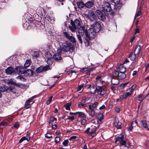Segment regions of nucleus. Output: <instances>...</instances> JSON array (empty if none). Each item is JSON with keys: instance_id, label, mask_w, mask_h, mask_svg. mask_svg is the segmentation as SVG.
<instances>
[{"instance_id": "nucleus-1", "label": "nucleus", "mask_w": 149, "mask_h": 149, "mask_svg": "<svg viewBox=\"0 0 149 149\" xmlns=\"http://www.w3.org/2000/svg\"><path fill=\"white\" fill-rule=\"evenodd\" d=\"M98 104L99 103L98 102H95L92 105L89 104L88 105V109L90 110L89 115L91 118H93L96 115L95 110L97 109Z\"/></svg>"}, {"instance_id": "nucleus-2", "label": "nucleus", "mask_w": 149, "mask_h": 149, "mask_svg": "<svg viewBox=\"0 0 149 149\" xmlns=\"http://www.w3.org/2000/svg\"><path fill=\"white\" fill-rule=\"evenodd\" d=\"M115 140L116 143L118 142L119 143H120V145L124 146L128 148L131 146V143H126L125 140L124 135L123 134L121 135L120 136L118 137L115 138Z\"/></svg>"}, {"instance_id": "nucleus-3", "label": "nucleus", "mask_w": 149, "mask_h": 149, "mask_svg": "<svg viewBox=\"0 0 149 149\" xmlns=\"http://www.w3.org/2000/svg\"><path fill=\"white\" fill-rule=\"evenodd\" d=\"M92 28L90 29L87 33L91 34L93 32L95 33V36L96 35V33L98 32L101 29V25L99 22H96L92 26Z\"/></svg>"}, {"instance_id": "nucleus-4", "label": "nucleus", "mask_w": 149, "mask_h": 149, "mask_svg": "<svg viewBox=\"0 0 149 149\" xmlns=\"http://www.w3.org/2000/svg\"><path fill=\"white\" fill-rule=\"evenodd\" d=\"M95 13L99 19L102 21H104L105 19L106 15L104 10H97L96 11Z\"/></svg>"}, {"instance_id": "nucleus-5", "label": "nucleus", "mask_w": 149, "mask_h": 149, "mask_svg": "<svg viewBox=\"0 0 149 149\" xmlns=\"http://www.w3.org/2000/svg\"><path fill=\"white\" fill-rule=\"evenodd\" d=\"M95 33L93 32L90 34L85 32V35L86 37L85 38L86 41H85V44L86 46H88L89 45V41L91 40V38H95Z\"/></svg>"}, {"instance_id": "nucleus-6", "label": "nucleus", "mask_w": 149, "mask_h": 149, "mask_svg": "<svg viewBox=\"0 0 149 149\" xmlns=\"http://www.w3.org/2000/svg\"><path fill=\"white\" fill-rule=\"evenodd\" d=\"M113 75L115 77H118L119 79H123L126 77V75L123 72H120L118 71H115L113 73Z\"/></svg>"}, {"instance_id": "nucleus-7", "label": "nucleus", "mask_w": 149, "mask_h": 149, "mask_svg": "<svg viewBox=\"0 0 149 149\" xmlns=\"http://www.w3.org/2000/svg\"><path fill=\"white\" fill-rule=\"evenodd\" d=\"M51 69V68L49 65H47L45 66H41L36 69V72L37 73H39Z\"/></svg>"}, {"instance_id": "nucleus-8", "label": "nucleus", "mask_w": 149, "mask_h": 149, "mask_svg": "<svg viewBox=\"0 0 149 149\" xmlns=\"http://www.w3.org/2000/svg\"><path fill=\"white\" fill-rule=\"evenodd\" d=\"M63 35L66 38L70 41L72 43H75L76 42V40L74 37L72 36V34H70L67 32H64L63 33Z\"/></svg>"}, {"instance_id": "nucleus-9", "label": "nucleus", "mask_w": 149, "mask_h": 149, "mask_svg": "<svg viewBox=\"0 0 149 149\" xmlns=\"http://www.w3.org/2000/svg\"><path fill=\"white\" fill-rule=\"evenodd\" d=\"M71 44L65 41L62 44L61 49L65 52H68L71 47Z\"/></svg>"}, {"instance_id": "nucleus-10", "label": "nucleus", "mask_w": 149, "mask_h": 149, "mask_svg": "<svg viewBox=\"0 0 149 149\" xmlns=\"http://www.w3.org/2000/svg\"><path fill=\"white\" fill-rule=\"evenodd\" d=\"M111 1L114 3V8L116 10L120 9L122 6V4L120 2V0H111Z\"/></svg>"}, {"instance_id": "nucleus-11", "label": "nucleus", "mask_w": 149, "mask_h": 149, "mask_svg": "<svg viewBox=\"0 0 149 149\" xmlns=\"http://www.w3.org/2000/svg\"><path fill=\"white\" fill-rule=\"evenodd\" d=\"M97 128L95 126H91V130L89 133H87V135L90 136L94 137L96 135V131Z\"/></svg>"}, {"instance_id": "nucleus-12", "label": "nucleus", "mask_w": 149, "mask_h": 149, "mask_svg": "<svg viewBox=\"0 0 149 149\" xmlns=\"http://www.w3.org/2000/svg\"><path fill=\"white\" fill-rule=\"evenodd\" d=\"M102 7L103 9V10L107 12L110 11L111 8L110 3L108 2L104 3L102 5Z\"/></svg>"}, {"instance_id": "nucleus-13", "label": "nucleus", "mask_w": 149, "mask_h": 149, "mask_svg": "<svg viewBox=\"0 0 149 149\" xmlns=\"http://www.w3.org/2000/svg\"><path fill=\"white\" fill-rule=\"evenodd\" d=\"M25 69L23 66H17L15 68V72L18 74H24Z\"/></svg>"}, {"instance_id": "nucleus-14", "label": "nucleus", "mask_w": 149, "mask_h": 149, "mask_svg": "<svg viewBox=\"0 0 149 149\" xmlns=\"http://www.w3.org/2000/svg\"><path fill=\"white\" fill-rule=\"evenodd\" d=\"M71 23L72 25V26H74L75 28H79L81 26L80 21L79 19H76L74 21L72 20L71 21Z\"/></svg>"}, {"instance_id": "nucleus-15", "label": "nucleus", "mask_w": 149, "mask_h": 149, "mask_svg": "<svg viewBox=\"0 0 149 149\" xmlns=\"http://www.w3.org/2000/svg\"><path fill=\"white\" fill-rule=\"evenodd\" d=\"M88 17L91 21H96L97 17L93 11H92L88 13Z\"/></svg>"}, {"instance_id": "nucleus-16", "label": "nucleus", "mask_w": 149, "mask_h": 149, "mask_svg": "<svg viewBox=\"0 0 149 149\" xmlns=\"http://www.w3.org/2000/svg\"><path fill=\"white\" fill-rule=\"evenodd\" d=\"M113 124L117 129H120L121 128L122 123L119 122L118 118H115L114 120Z\"/></svg>"}, {"instance_id": "nucleus-17", "label": "nucleus", "mask_w": 149, "mask_h": 149, "mask_svg": "<svg viewBox=\"0 0 149 149\" xmlns=\"http://www.w3.org/2000/svg\"><path fill=\"white\" fill-rule=\"evenodd\" d=\"M34 97V96L33 97L29 99L25 102V107L26 108H29L33 103L34 102L31 100Z\"/></svg>"}, {"instance_id": "nucleus-18", "label": "nucleus", "mask_w": 149, "mask_h": 149, "mask_svg": "<svg viewBox=\"0 0 149 149\" xmlns=\"http://www.w3.org/2000/svg\"><path fill=\"white\" fill-rule=\"evenodd\" d=\"M116 71L120 72H125L126 71V68L124 66L123 64H121L118 68H117Z\"/></svg>"}, {"instance_id": "nucleus-19", "label": "nucleus", "mask_w": 149, "mask_h": 149, "mask_svg": "<svg viewBox=\"0 0 149 149\" xmlns=\"http://www.w3.org/2000/svg\"><path fill=\"white\" fill-rule=\"evenodd\" d=\"M5 72L7 74L11 75L14 73L13 68L12 67H8L6 69Z\"/></svg>"}, {"instance_id": "nucleus-20", "label": "nucleus", "mask_w": 149, "mask_h": 149, "mask_svg": "<svg viewBox=\"0 0 149 149\" xmlns=\"http://www.w3.org/2000/svg\"><path fill=\"white\" fill-rule=\"evenodd\" d=\"M141 47L140 45L137 46L135 48L134 51V53L136 55H138L139 56H141V54L140 53L141 51Z\"/></svg>"}, {"instance_id": "nucleus-21", "label": "nucleus", "mask_w": 149, "mask_h": 149, "mask_svg": "<svg viewBox=\"0 0 149 149\" xmlns=\"http://www.w3.org/2000/svg\"><path fill=\"white\" fill-rule=\"evenodd\" d=\"M132 94V93H131V92H130L129 91L128 92L125 93L123 95H121V97H120V99L121 100L126 99L128 97L131 95Z\"/></svg>"}, {"instance_id": "nucleus-22", "label": "nucleus", "mask_w": 149, "mask_h": 149, "mask_svg": "<svg viewBox=\"0 0 149 149\" xmlns=\"http://www.w3.org/2000/svg\"><path fill=\"white\" fill-rule=\"evenodd\" d=\"M33 73V72L32 70L30 69H28L26 70H25L24 74L25 76H31L32 74Z\"/></svg>"}, {"instance_id": "nucleus-23", "label": "nucleus", "mask_w": 149, "mask_h": 149, "mask_svg": "<svg viewBox=\"0 0 149 149\" xmlns=\"http://www.w3.org/2000/svg\"><path fill=\"white\" fill-rule=\"evenodd\" d=\"M141 125L147 130H149V126H148L146 121H142L140 122Z\"/></svg>"}, {"instance_id": "nucleus-24", "label": "nucleus", "mask_w": 149, "mask_h": 149, "mask_svg": "<svg viewBox=\"0 0 149 149\" xmlns=\"http://www.w3.org/2000/svg\"><path fill=\"white\" fill-rule=\"evenodd\" d=\"M77 29H79L78 33L79 34L82 35L84 33L85 29L84 27L81 26Z\"/></svg>"}, {"instance_id": "nucleus-25", "label": "nucleus", "mask_w": 149, "mask_h": 149, "mask_svg": "<svg viewBox=\"0 0 149 149\" xmlns=\"http://www.w3.org/2000/svg\"><path fill=\"white\" fill-rule=\"evenodd\" d=\"M93 3L91 1H88L85 4V6L86 7L90 8L93 7Z\"/></svg>"}, {"instance_id": "nucleus-26", "label": "nucleus", "mask_w": 149, "mask_h": 149, "mask_svg": "<svg viewBox=\"0 0 149 149\" xmlns=\"http://www.w3.org/2000/svg\"><path fill=\"white\" fill-rule=\"evenodd\" d=\"M53 58L56 60H58L61 59V54L58 53H56L53 56Z\"/></svg>"}, {"instance_id": "nucleus-27", "label": "nucleus", "mask_w": 149, "mask_h": 149, "mask_svg": "<svg viewBox=\"0 0 149 149\" xmlns=\"http://www.w3.org/2000/svg\"><path fill=\"white\" fill-rule=\"evenodd\" d=\"M111 82L113 85H117L119 84L120 81L118 79L113 78L111 80Z\"/></svg>"}, {"instance_id": "nucleus-28", "label": "nucleus", "mask_w": 149, "mask_h": 149, "mask_svg": "<svg viewBox=\"0 0 149 149\" xmlns=\"http://www.w3.org/2000/svg\"><path fill=\"white\" fill-rule=\"evenodd\" d=\"M30 137L29 136H28L27 137H26L25 136H23L21 139L19 141V143H21L23 141L25 140H26L28 141L30 140Z\"/></svg>"}, {"instance_id": "nucleus-29", "label": "nucleus", "mask_w": 149, "mask_h": 149, "mask_svg": "<svg viewBox=\"0 0 149 149\" xmlns=\"http://www.w3.org/2000/svg\"><path fill=\"white\" fill-rule=\"evenodd\" d=\"M136 55L133 52H131L129 57L132 61H134L135 59L136 58Z\"/></svg>"}, {"instance_id": "nucleus-30", "label": "nucleus", "mask_w": 149, "mask_h": 149, "mask_svg": "<svg viewBox=\"0 0 149 149\" xmlns=\"http://www.w3.org/2000/svg\"><path fill=\"white\" fill-rule=\"evenodd\" d=\"M77 114L78 115V117L80 118H85L86 117V115L83 112H77Z\"/></svg>"}, {"instance_id": "nucleus-31", "label": "nucleus", "mask_w": 149, "mask_h": 149, "mask_svg": "<svg viewBox=\"0 0 149 149\" xmlns=\"http://www.w3.org/2000/svg\"><path fill=\"white\" fill-rule=\"evenodd\" d=\"M31 63V61L30 60H28L25 62L24 66L25 68L29 67Z\"/></svg>"}, {"instance_id": "nucleus-32", "label": "nucleus", "mask_w": 149, "mask_h": 149, "mask_svg": "<svg viewBox=\"0 0 149 149\" xmlns=\"http://www.w3.org/2000/svg\"><path fill=\"white\" fill-rule=\"evenodd\" d=\"M136 84L134 85L130 88H128L127 91H130V92H131V93H132L136 88Z\"/></svg>"}, {"instance_id": "nucleus-33", "label": "nucleus", "mask_w": 149, "mask_h": 149, "mask_svg": "<svg viewBox=\"0 0 149 149\" xmlns=\"http://www.w3.org/2000/svg\"><path fill=\"white\" fill-rule=\"evenodd\" d=\"M77 5L78 6L79 8H82L85 6V5L83 2H78L77 3Z\"/></svg>"}, {"instance_id": "nucleus-34", "label": "nucleus", "mask_w": 149, "mask_h": 149, "mask_svg": "<svg viewBox=\"0 0 149 149\" xmlns=\"http://www.w3.org/2000/svg\"><path fill=\"white\" fill-rule=\"evenodd\" d=\"M54 61V58H48L47 60V63L49 65H50L53 63Z\"/></svg>"}, {"instance_id": "nucleus-35", "label": "nucleus", "mask_w": 149, "mask_h": 149, "mask_svg": "<svg viewBox=\"0 0 149 149\" xmlns=\"http://www.w3.org/2000/svg\"><path fill=\"white\" fill-rule=\"evenodd\" d=\"M71 105V102L67 103L66 104L64 105V107H65L66 110H70V107Z\"/></svg>"}, {"instance_id": "nucleus-36", "label": "nucleus", "mask_w": 149, "mask_h": 149, "mask_svg": "<svg viewBox=\"0 0 149 149\" xmlns=\"http://www.w3.org/2000/svg\"><path fill=\"white\" fill-rule=\"evenodd\" d=\"M97 118L99 121L101 122V120L103 119V114L101 113H99L97 115Z\"/></svg>"}, {"instance_id": "nucleus-37", "label": "nucleus", "mask_w": 149, "mask_h": 149, "mask_svg": "<svg viewBox=\"0 0 149 149\" xmlns=\"http://www.w3.org/2000/svg\"><path fill=\"white\" fill-rule=\"evenodd\" d=\"M54 120L57 121V120L56 118H55L53 116L51 117L49 119V124L52 123Z\"/></svg>"}, {"instance_id": "nucleus-38", "label": "nucleus", "mask_w": 149, "mask_h": 149, "mask_svg": "<svg viewBox=\"0 0 149 149\" xmlns=\"http://www.w3.org/2000/svg\"><path fill=\"white\" fill-rule=\"evenodd\" d=\"M147 95L146 97H144L143 95H139L138 96V100L140 101L141 102L143 101L146 97L147 96Z\"/></svg>"}, {"instance_id": "nucleus-39", "label": "nucleus", "mask_w": 149, "mask_h": 149, "mask_svg": "<svg viewBox=\"0 0 149 149\" xmlns=\"http://www.w3.org/2000/svg\"><path fill=\"white\" fill-rule=\"evenodd\" d=\"M7 89V87L6 86H1L0 88V91L2 92H3L6 91Z\"/></svg>"}, {"instance_id": "nucleus-40", "label": "nucleus", "mask_w": 149, "mask_h": 149, "mask_svg": "<svg viewBox=\"0 0 149 149\" xmlns=\"http://www.w3.org/2000/svg\"><path fill=\"white\" fill-rule=\"evenodd\" d=\"M96 91H97V93H100L101 92L102 90L103 89L102 87L101 86H97L96 87Z\"/></svg>"}, {"instance_id": "nucleus-41", "label": "nucleus", "mask_w": 149, "mask_h": 149, "mask_svg": "<svg viewBox=\"0 0 149 149\" xmlns=\"http://www.w3.org/2000/svg\"><path fill=\"white\" fill-rule=\"evenodd\" d=\"M87 106V104L85 103H81L79 104L78 107L79 108H84Z\"/></svg>"}, {"instance_id": "nucleus-42", "label": "nucleus", "mask_w": 149, "mask_h": 149, "mask_svg": "<svg viewBox=\"0 0 149 149\" xmlns=\"http://www.w3.org/2000/svg\"><path fill=\"white\" fill-rule=\"evenodd\" d=\"M96 87L95 86L91 87L90 91L91 93L93 94H94L96 91Z\"/></svg>"}, {"instance_id": "nucleus-43", "label": "nucleus", "mask_w": 149, "mask_h": 149, "mask_svg": "<svg viewBox=\"0 0 149 149\" xmlns=\"http://www.w3.org/2000/svg\"><path fill=\"white\" fill-rule=\"evenodd\" d=\"M10 83L11 84L15 85L19 87H21L22 86V85L20 83L16 84L15 82H13V81H11Z\"/></svg>"}, {"instance_id": "nucleus-44", "label": "nucleus", "mask_w": 149, "mask_h": 149, "mask_svg": "<svg viewBox=\"0 0 149 149\" xmlns=\"http://www.w3.org/2000/svg\"><path fill=\"white\" fill-rule=\"evenodd\" d=\"M68 140H66L64 141L63 142V144L65 146H67L68 145Z\"/></svg>"}, {"instance_id": "nucleus-45", "label": "nucleus", "mask_w": 149, "mask_h": 149, "mask_svg": "<svg viewBox=\"0 0 149 149\" xmlns=\"http://www.w3.org/2000/svg\"><path fill=\"white\" fill-rule=\"evenodd\" d=\"M32 56L33 57H37L38 56L39 54L38 52H33L32 54Z\"/></svg>"}, {"instance_id": "nucleus-46", "label": "nucleus", "mask_w": 149, "mask_h": 149, "mask_svg": "<svg viewBox=\"0 0 149 149\" xmlns=\"http://www.w3.org/2000/svg\"><path fill=\"white\" fill-rule=\"evenodd\" d=\"M45 137L48 139H49L52 138V136L51 135V134L49 133H47L45 135Z\"/></svg>"}, {"instance_id": "nucleus-47", "label": "nucleus", "mask_w": 149, "mask_h": 149, "mask_svg": "<svg viewBox=\"0 0 149 149\" xmlns=\"http://www.w3.org/2000/svg\"><path fill=\"white\" fill-rule=\"evenodd\" d=\"M81 35L77 34V36L79 40V42L81 44V43H82L83 42L82 41V40L81 36Z\"/></svg>"}, {"instance_id": "nucleus-48", "label": "nucleus", "mask_w": 149, "mask_h": 149, "mask_svg": "<svg viewBox=\"0 0 149 149\" xmlns=\"http://www.w3.org/2000/svg\"><path fill=\"white\" fill-rule=\"evenodd\" d=\"M60 141V138L59 137H56L55 138V142L56 143H59Z\"/></svg>"}, {"instance_id": "nucleus-49", "label": "nucleus", "mask_w": 149, "mask_h": 149, "mask_svg": "<svg viewBox=\"0 0 149 149\" xmlns=\"http://www.w3.org/2000/svg\"><path fill=\"white\" fill-rule=\"evenodd\" d=\"M84 87V85H79L77 87V91H80L81 89Z\"/></svg>"}, {"instance_id": "nucleus-50", "label": "nucleus", "mask_w": 149, "mask_h": 149, "mask_svg": "<svg viewBox=\"0 0 149 149\" xmlns=\"http://www.w3.org/2000/svg\"><path fill=\"white\" fill-rule=\"evenodd\" d=\"M52 96H51L50 97H49V99L46 102V103L47 104H48L50 103V102L52 101Z\"/></svg>"}, {"instance_id": "nucleus-51", "label": "nucleus", "mask_w": 149, "mask_h": 149, "mask_svg": "<svg viewBox=\"0 0 149 149\" xmlns=\"http://www.w3.org/2000/svg\"><path fill=\"white\" fill-rule=\"evenodd\" d=\"M129 82H126L123 84H122L120 85V87L121 88H123L127 84H128Z\"/></svg>"}, {"instance_id": "nucleus-52", "label": "nucleus", "mask_w": 149, "mask_h": 149, "mask_svg": "<svg viewBox=\"0 0 149 149\" xmlns=\"http://www.w3.org/2000/svg\"><path fill=\"white\" fill-rule=\"evenodd\" d=\"M87 68H84L81 69L80 71L81 72H85L87 70Z\"/></svg>"}, {"instance_id": "nucleus-53", "label": "nucleus", "mask_w": 149, "mask_h": 149, "mask_svg": "<svg viewBox=\"0 0 149 149\" xmlns=\"http://www.w3.org/2000/svg\"><path fill=\"white\" fill-rule=\"evenodd\" d=\"M69 28L70 29V30L72 32H74L75 30L76 29H77V28H75V27L74 26H72V27L69 26Z\"/></svg>"}, {"instance_id": "nucleus-54", "label": "nucleus", "mask_w": 149, "mask_h": 149, "mask_svg": "<svg viewBox=\"0 0 149 149\" xmlns=\"http://www.w3.org/2000/svg\"><path fill=\"white\" fill-rule=\"evenodd\" d=\"M134 123L133 122H132L131 123V125L130 127H129L128 129V130L129 131H132V129H133V124Z\"/></svg>"}, {"instance_id": "nucleus-55", "label": "nucleus", "mask_w": 149, "mask_h": 149, "mask_svg": "<svg viewBox=\"0 0 149 149\" xmlns=\"http://www.w3.org/2000/svg\"><path fill=\"white\" fill-rule=\"evenodd\" d=\"M115 111L119 113L120 112V108L118 107H117L115 108Z\"/></svg>"}, {"instance_id": "nucleus-56", "label": "nucleus", "mask_w": 149, "mask_h": 149, "mask_svg": "<svg viewBox=\"0 0 149 149\" xmlns=\"http://www.w3.org/2000/svg\"><path fill=\"white\" fill-rule=\"evenodd\" d=\"M106 93V91L103 89L100 93L101 95H103Z\"/></svg>"}, {"instance_id": "nucleus-57", "label": "nucleus", "mask_w": 149, "mask_h": 149, "mask_svg": "<svg viewBox=\"0 0 149 149\" xmlns=\"http://www.w3.org/2000/svg\"><path fill=\"white\" fill-rule=\"evenodd\" d=\"M86 122V120L85 119H82L81 122V123L82 125H84L85 124Z\"/></svg>"}, {"instance_id": "nucleus-58", "label": "nucleus", "mask_w": 149, "mask_h": 149, "mask_svg": "<svg viewBox=\"0 0 149 149\" xmlns=\"http://www.w3.org/2000/svg\"><path fill=\"white\" fill-rule=\"evenodd\" d=\"M77 138V137L76 136H71L70 138L69 139V140H70L71 141L72 140H74L76 138Z\"/></svg>"}, {"instance_id": "nucleus-59", "label": "nucleus", "mask_w": 149, "mask_h": 149, "mask_svg": "<svg viewBox=\"0 0 149 149\" xmlns=\"http://www.w3.org/2000/svg\"><path fill=\"white\" fill-rule=\"evenodd\" d=\"M52 128L53 129H54V130H55L57 128V125H56V124H54V125H53L52 124Z\"/></svg>"}, {"instance_id": "nucleus-60", "label": "nucleus", "mask_w": 149, "mask_h": 149, "mask_svg": "<svg viewBox=\"0 0 149 149\" xmlns=\"http://www.w3.org/2000/svg\"><path fill=\"white\" fill-rule=\"evenodd\" d=\"M139 33V29L137 26H136L135 30V33Z\"/></svg>"}, {"instance_id": "nucleus-61", "label": "nucleus", "mask_w": 149, "mask_h": 149, "mask_svg": "<svg viewBox=\"0 0 149 149\" xmlns=\"http://www.w3.org/2000/svg\"><path fill=\"white\" fill-rule=\"evenodd\" d=\"M141 11H139L135 15V17H137L141 15Z\"/></svg>"}, {"instance_id": "nucleus-62", "label": "nucleus", "mask_w": 149, "mask_h": 149, "mask_svg": "<svg viewBox=\"0 0 149 149\" xmlns=\"http://www.w3.org/2000/svg\"><path fill=\"white\" fill-rule=\"evenodd\" d=\"M74 119V116H68V119L70 120H73Z\"/></svg>"}, {"instance_id": "nucleus-63", "label": "nucleus", "mask_w": 149, "mask_h": 149, "mask_svg": "<svg viewBox=\"0 0 149 149\" xmlns=\"http://www.w3.org/2000/svg\"><path fill=\"white\" fill-rule=\"evenodd\" d=\"M15 88V87L13 86H10L8 87V89L10 91H11Z\"/></svg>"}, {"instance_id": "nucleus-64", "label": "nucleus", "mask_w": 149, "mask_h": 149, "mask_svg": "<svg viewBox=\"0 0 149 149\" xmlns=\"http://www.w3.org/2000/svg\"><path fill=\"white\" fill-rule=\"evenodd\" d=\"M91 128H88L85 131V132L87 133V134L88 133H89V132H90V130H91Z\"/></svg>"}]
</instances>
